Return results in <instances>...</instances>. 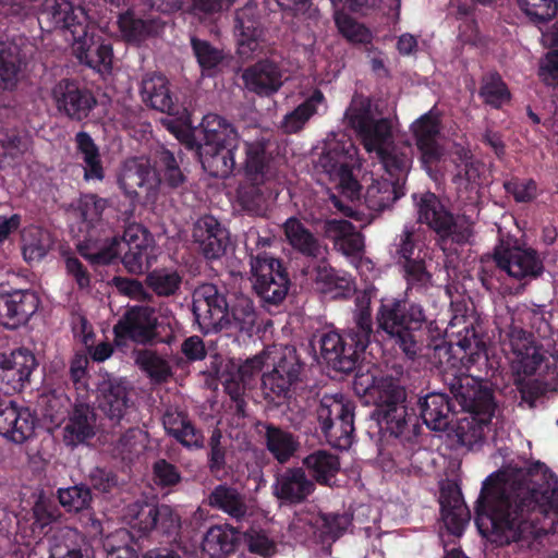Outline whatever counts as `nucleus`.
<instances>
[{
	"mask_svg": "<svg viewBox=\"0 0 558 558\" xmlns=\"http://www.w3.org/2000/svg\"><path fill=\"white\" fill-rule=\"evenodd\" d=\"M336 24L340 33L353 43H365L371 38V33L363 25L356 23L344 13H335Z\"/></svg>",
	"mask_w": 558,
	"mask_h": 558,
	"instance_id": "0e129e2a",
	"label": "nucleus"
},
{
	"mask_svg": "<svg viewBox=\"0 0 558 558\" xmlns=\"http://www.w3.org/2000/svg\"><path fill=\"white\" fill-rule=\"evenodd\" d=\"M314 484L301 469H290L279 474L272 485L274 495L282 502L298 504L312 494Z\"/></svg>",
	"mask_w": 558,
	"mask_h": 558,
	"instance_id": "72a5a7b5",
	"label": "nucleus"
},
{
	"mask_svg": "<svg viewBox=\"0 0 558 558\" xmlns=\"http://www.w3.org/2000/svg\"><path fill=\"white\" fill-rule=\"evenodd\" d=\"M123 37L131 43H140L147 34L146 25L131 13L123 14L118 21Z\"/></svg>",
	"mask_w": 558,
	"mask_h": 558,
	"instance_id": "774afa93",
	"label": "nucleus"
},
{
	"mask_svg": "<svg viewBox=\"0 0 558 558\" xmlns=\"http://www.w3.org/2000/svg\"><path fill=\"white\" fill-rule=\"evenodd\" d=\"M60 512L51 500L43 493L38 494L31 518H21L17 521V532L26 544L40 541L46 534V527L56 522Z\"/></svg>",
	"mask_w": 558,
	"mask_h": 558,
	"instance_id": "bb28decb",
	"label": "nucleus"
},
{
	"mask_svg": "<svg viewBox=\"0 0 558 558\" xmlns=\"http://www.w3.org/2000/svg\"><path fill=\"white\" fill-rule=\"evenodd\" d=\"M98 405L111 420H121L130 407L129 391L124 380L105 378L98 386Z\"/></svg>",
	"mask_w": 558,
	"mask_h": 558,
	"instance_id": "7c9ffc66",
	"label": "nucleus"
},
{
	"mask_svg": "<svg viewBox=\"0 0 558 558\" xmlns=\"http://www.w3.org/2000/svg\"><path fill=\"white\" fill-rule=\"evenodd\" d=\"M327 441L337 448L347 449L352 444L354 432L353 417L342 418L320 426Z\"/></svg>",
	"mask_w": 558,
	"mask_h": 558,
	"instance_id": "4d7b16f0",
	"label": "nucleus"
},
{
	"mask_svg": "<svg viewBox=\"0 0 558 558\" xmlns=\"http://www.w3.org/2000/svg\"><path fill=\"white\" fill-rule=\"evenodd\" d=\"M209 505L221 509L229 515L240 519L247 513V506L241 495L233 488L220 485L208 498Z\"/></svg>",
	"mask_w": 558,
	"mask_h": 558,
	"instance_id": "8fccbe9b",
	"label": "nucleus"
},
{
	"mask_svg": "<svg viewBox=\"0 0 558 558\" xmlns=\"http://www.w3.org/2000/svg\"><path fill=\"white\" fill-rule=\"evenodd\" d=\"M344 121L389 175V179L372 178L364 194L365 205L373 211H381L403 194L401 183L412 166V147L409 143H392L391 120L383 117L377 105L363 95L353 96L344 112Z\"/></svg>",
	"mask_w": 558,
	"mask_h": 558,
	"instance_id": "f03ea898",
	"label": "nucleus"
},
{
	"mask_svg": "<svg viewBox=\"0 0 558 558\" xmlns=\"http://www.w3.org/2000/svg\"><path fill=\"white\" fill-rule=\"evenodd\" d=\"M265 365L272 366V369L263 376L266 393H272L276 397L286 396L300 371L293 351L289 348H268L260 355H256L243 364L229 362L219 378L229 396L239 401L251 379Z\"/></svg>",
	"mask_w": 558,
	"mask_h": 558,
	"instance_id": "7ed1b4c3",
	"label": "nucleus"
},
{
	"mask_svg": "<svg viewBox=\"0 0 558 558\" xmlns=\"http://www.w3.org/2000/svg\"><path fill=\"white\" fill-rule=\"evenodd\" d=\"M43 14L56 28L65 32V39L71 41L73 53L80 62L98 72L110 69L111 46L96 34L98 31L96 26L87 23L82 8H74L69 0H50Z\"/></svg>",
	"mask_w": 558,
	"mask_h": 558,
	"instance_id": "20e7f679",
	"label": "nucleus"
},
{
	"mask_svg": "<svg viewBox=\"0 0 558 558\" xmlns=\"http://www.w3.org/2000/svg\"><path fill=\"white\" fill-rule=\"evenodd\" d=\"M59 501L70 512H80L88 508L92 500L90 492L84 486L59 489Z\"/></svg>",
	"mask_w": 558,
	"mask_h": 558,
	"instance_id": "052dcab7",
	"label": "nucleus"
},
{
	"mask_svg": "<svg viewBox=\"0 0 558 558\" xmlns=\"http://www.w3.org/2000/svg\"><path fill=\"white\" fill-rule=\"evenodd\" d=\"M504 186L517 202H531L537 194L536 183L530 179H511L505 182Z\"/></svg>",
	"mask_w": 558,
	"mask_h": 558,
	"instance_id": "338daca9",
	"label": "nucleus"
},
{
	"mask_svg": "<svg viewBox=\"0 0 558 558\" xmlns=\"http://www.w3.org/2000/svg\"><path fill=\"white\" fill-rule=\"evenodd\" d=\"M22 59L16 45L0 43V88L11 89L19 82Z\"/></svg>",
	"mask_w": 558,
	"mask_h": 558,
	"instance_id": "49530a36",
	"label": "nucleus"
},
{
	"mask_svg": "<svg viewBox=\"0 0 558 558\" xmlns=\"http://www.w3.org/2000/svg\"><path fill=\"white\" fill-rule=\"evenodd\" d=\"M136 363L149 377L157 381L165 380L170 375L168 363L151 351H141L136 356Z\"/></svg>",
	"mask_w": 558,
	"mask_h": 558,
	"instance_id": "680f3d73",
	"label": "nucleus"
},
{
	"mask_svg": "<svg viewBox=\"0 0 558 558\" xmlns=\"http://www.w3.org/2000/svg\"><path fill=\"white\" fill-rule=\"evenodd\" d=\"M324 231L331 239L336 248L351 259V263L362 276L367 277L372 271L373 263L362 256L364 240L355 228L343 219H330L325 222Z\"/></svg>",
	"mask_w": 558,
	"mask_h": 558,
	"instance_id": "a211bd4d",
	"label": "nucleus"
},
{
	"mask_svg": "<svg viewBox=\"0 0 558 558\" xmlns=\"http://www.w3.org/2000/svg\"><path fill=\"white\" fill-rule=\"evenodd\" d=\"M130 511L132 513L128 515L129 523L142 533H146L157 525H160L166 532L180 525L179 517L167 505H134Z\"/></svg>",
	"mask_w": 558,
	"mask_h": 558,
	"instance_id": "c756f323",
	"label": "nucleus"
},
{
	"mask_svg": "<svg viewBox=\"0 0 558 558\" xmlns=\"http://www.w3.org/2000/svg\"><path fill=\"white\" fill-rule=\"evenodd\" d=\"M37 420L29 409L11 401L0 405V436L14 444H23L35 434Z\"/></svg>",
	"mask_w": 558,
	"mask_h": 558,
	"instance_id": "4be33fe9",
	"label": "nucleus"
},
{
	"mask_svg": "<svg viewBox=\"0 0 558 558\" xmlns=\"http://www.w3.org/2000/svg\"><path fill=\"white\" fill-rule=\"evenodd\" d=\"M192 47L203 71L211 75L226 60L225 53L205 40L192 39Z\"/></svg>",
	"mask_w": 558,
	"mask_h": 558,
	"instance_id": "6e6d98bb",
	"label": "nucleus"
},
{
	"mask_svg": "<svg viewBox=\"0 0 558 558\" xmlns=\"http://www.w3.org/2000/svg\"><path fill=\"white\" fill-rule=\"evenodd\" d=\"M236 531L225 524L210 527L203 539V550L211 558H220L234 548Z\"/></svg>",
	"mask_w": 558,
	"mask_h": 558,
	"instance_id": "37998d69",
	"label": "nucleus"
},
{
	"mask_svg": "<svg viewBox=\"0 0 558 558\" xmlns=\"http://www.w3.org/2000/svg\"><path fill=\"white\" fill-rule=\"evenodd\" d=\"M193 313L201 330L206 333L227 328L250 332L256 323V312L248 296L238 295L228 302L209 283L195 290Z\"/></svg>",
	"mask_w": 558,
	"mask_h": 558,
	"instance_id": "39448f33",
	"label": "nucleus"
},
{
	"mask_svg": "<svg viewBox=\"0 0 558 558\" xmlns=\"http://www.w3.org/2000/svg\"><path fill=\"white\" fill-rule=\"evenodd\" d=\"M428 322L427 315L418 304H405L396 299L381 301L377 312L378 326L396 340V343L410 357L418 351L415 332Z\"/></svg>",
	"mask_w": 558,
	"mask_h": 558,
	"instance_id": "9d476101",
	"label": "nucleus"
},
{
	"mask_svg": "<svg viewBox=\"0 0 558 558\" xmlns=\"http://www.w3.org/2000/svg\"><path fill=\"white\" fill-rule=\"evenodd\" d=\"M357 340L355 350L351 353L343 345L340 335L336 331H328L319 338V353L322 359L333 368L348 371L353 367L357 353L363 352L369 340L372 325L368 314H362L359 322Z\"/></svg>",
	"mask_w": 558,
	"mask_h": 558,
	"instance_id": "4468645a",
	"label": "nucleus"
},
{
	"mask_svg": "<svg viewBox=\"0 0 558 558\" xmlns=\"http://www.w3.org/2000/svg\"><path fill=\"white\" fill-rule=\"evenodd\" d=\"M424 423L433 430H442L449 425V401L446 395L433 392L420 400Z\"/></svg>",
	"mask_w": 558,
	"mask_h": 558,
	"instance_id": "58836bf2",
	"label": "nucleus"
},
{
	"mask_svg": "<svg viewBox=\"0 0 558 558\" xmlns=\"http://www.w3.org/2000/svg\"><path fill=\"white\" fill-rule=\"evenodd\" d=\"M147 280L153 290L160 295L174 293L181 283L179 274L169 269L155 270L149 274Z\"/></svg>",
	"mask_w": 558,
	"mask_h": 558,
	"instance_id": "e2e57ef3",
	"label": "nucleus"
},
{
	"mask_svg": "<svg viewBox=\"0 0 558 558\" xmlns=\"http://www.w3.org/2000/svg\"><path fill=\"white\" fill-rule=\"evenodd\" d=\"M193 240L207 259L220 258L230 244L229 232L213 216H203L194 223Z\"/></svg>",
	"mask_w": 558,
	"mask_h": 558,
	"instance_id": "393cba45",
	"label": "nucleus"
},
{
	"mask_svg": "<svg viewBox=\"0 0 558 558\" xmlns=\"http://www.w3.org/2000/svg\"><path fill=\"white\" fill-rule=\"evenodd\" d=\"M39 300L29 290L0 291V325L16 329L25 325L38 310Z\"/></svg>",
	"mask_w": 558,
	"mask_h": 558,
	"instance_id": "412c9836",
	"label": "nucleus"
},
{
	"mask_svg": "<svg viewBox=\"0 0 558 558\" xmlns=\"http://www.w3.org/2000/svg\"><path fill=\"white\" fill-rule=\"evenodd\" d=\"M77 248L93 264H108L121 255L124 267L132 274L144 272L154 259L153 239L140 225L129 226L121 240L87 239Z\"/></svg>",
	"mask_w": 558,
	"mask_h": 558,
	"instance_id": "423d86ee",
	"label": "nucleus"
},
{
	"mask_svg": "<svg viewBox=\"0 0 558 558\" xmlns=\"http://www.w3.org/2000/svg\"><path fill=\"white\" fill-rule=\"evenodd\" d=\"M52 244L49 232L39 227H29L22 234V252L24 259L29 263L40 262Z\"/></svg>",
	"mask_w": 558,
	"mask_h": 558,
	"instance_id": "c03bdc74",
	"label": "nucleus"
},
{
	"mask_svg": "<svg viewBox=\"0 0 558 558\" xmlns=\"http://www.w3.org/2000/svg\"><path fill=\"white\" fill-rule=\"evenodd\" d=\"M251 277L253 289L265 301L281 302L289 289L288 276L279 259L267 254L251 257Z\"/></svg>",
	"mask_w": 558,
	"mask_h": 558,
	"instance_id": "ddd939ff",
	"label": "nucleus"
},
{
	"mask_svg": "<svg viewBox=\"0 0 558 558\" xmlns=\"http://www.w3.org/2000/svg\"><path fill=\"white\" fill-rule=\"evenodd\" d=\"M410 130L421 153L422 163L430 172L432 166L441 161L445 156L437 140L440 132L439 112L435 109L429 110L417 118Z\"/></svg>",
	"mask_w": 558,
	"mask_h": 558,
	"instance_id": "6ab92c4d",
	"label": "nucleus"
},
{
	"mask_svg": "<svg viewBox=\"0 0 558 558\" xmlns=\"http://www.w3.org/2000/svg\"><path fill=\"white\" fill-rule=\"evenodd\" d=\"M161 182L159 174L151 168L147 158H132L126 160L118 174L120 189L131 199H134L140 192L147 201L155 197V193Z\"/></svg>",
	"mask_w": 558,
	"mask_h": 558,
	"instance_id": "f3484780",
	"label": "nucleus"
},
{
	"mask_svg": "<svg viewBox=\"0 0 558 558\" xmlns=\"http://www.w3.org/2000/svg\"><path fill=\"white\" fill-rule=\"evenodd\" d=\"M558 512V483L548 468L534 463L527 471L515 464L490 475L478 499L480 533L498 545L517 541L526 529L524 512Z\"/></svg>",
	"mask_w": 558,
	"mask_h": 558,
	"instance_id": "f257e3e1",
	"label": "nucleus"
},
{
	"mask_svg": "<svg viewBox=\"0 0 558 558\" xmlns=\"http://www.w3.org/2000/svg\"><path fill=\"white\" fill-rule=\"evenodd\" d=\"M95 435V414L89 405L76 404L63 428V440L66 445L84 444Z\"/></svg>",
	"mask_w": 558,
	"mask_h": 558,
	"instance_id": "f704fd0d",
	"label": "nucleus"
},
{
	"mask_svg": "<svg viewBox=\"0 0 558 558\" xmlns=\"http://www.w3.org/2000/svg\"><path fill=\"white\" fill-rule=\"evenodd\" d=\"M302 101L287 113L281 122V128L287 133L301 131L311 118L323 114L328 109V102L324 93L317 87L305 88L301 92Z\"/></svg>",
	"mask_w": 558,
	"mask_h": 558,
	"instance_id": "c85d7f7f",
	"label": "nucleus"
},
{
	"mask_svg": "<svg viewBox=\"0 0 558 558\" xmlns=\"http://www.w3.org/2000/svg\"><path fill=\"white\" fill-rule=\"evenodd\" d=\"M354 390L377 407V420L381 429L399 436L404 428L407 409L404 392L390 378H378L374 373L357 374Z\"/></svg>",
	"mask_w": 558,
	"mask_h": 558,
	"instance_id": "6e6552de",
	"label": "nucleus"
},
{
	"mask_svg": "<svg viewBox=\"0 0 558 558\" xmlns=\"http://www.w3.org/2000/svg\"><path fill=\"white\" fill-rule=\"evenodd\" d=\"M248 549L265 558L271 557L277 551L276 543L259 530L252 529L245 533Z\"/></svg>",
	"mask_w": 558,
	"mask_h": 558,
	"instance_id": "69168bd1",
	"label": "nucleus"
},
{
	"mask_svg": "<svg viewBox=\"0 0 558 558\" xmlns=\"http://www.w3.org/2000/svg\"><path fill=\"white\" fill-rule=\"evenodd\" d=\"M418 220L426 223L442 236H451L458 243L469 241L472 235L471 221L459 230L458 223L447 211L437 196L433 193H424L418 198L415 196Z\"/></svg>",
	"mask_w": 558,
	"mask_h": 558,
	"instance_id": "dca6fc26",
	"label": "nucleus"
},
{
	"mask_svg": "<svg viewBox=\"0 0 558 558\" xmlns=\"http://www.w3.org/2000/svg\"><path fill=\"white\" fill-rule=\"evenodd\" d=\"M36 366V357L28 349L0 353V387L7 392L20 391Z\"/></svg>",
	"mask_w": 558,
	"mask_h": 558,
	"instance_id": "aec40b11",
	"label": "nucleus"
},
{
	"mask_svg": "<svg viewBox=\"0 0 558 558\" xmlns=\"http://www.w3.org/2000/svg\"><path fill=\"white\" fill-rule=\"evenodd\" d=\"M255 8L252 4L246 5L236 13V36L239 53L243 58H250L259 49V39L263 31L257 26L253 19Z\"/></svg>",
	"mask_w": 558,
	"mask_h": 558,
	"instance_id": "c9c22d12",
	"label": "nucleus"
},
{
	"mask_svg": "<svg viewBox=\"0 0 558 558\" xmlns=\"http://www.w3.org/2000/svg\"><path fill=\"white\" fill-rule=\"evenodd\" d=\"M498 267L517 279L535 278L543 271V263L531 248L500 246L495 252Z\"/></svg>",
	"mask_w": 558,
	"mask_h": 558,
	"instance_id": "b1692460",
	"label": "nucleus"
},
{
	"mask_svg": "<svg viewBox=\"0 0 558 558\" xmlns=\"http://www.w3.org/2000/svg\"><path fill=\"white\" fill-rule=\"evenodd\" d=\"M266 446L280 463L287 462L299 449V441L289 432L275 426H267L265 432Z\"/></svg>",
	"mask_w": 558,
	"mask_h": 558,
	"instance_id": "a18cd8bd",
	"label": "nucleus"
},
{
	"mask_svg": "<svg viewBox=\"0 0 558 558\" xmlns=\"http://www.w3.org/2000/svg\"><path fill=\"white\" fill-rule=\"evenodd\" d=\"M460 163L458 167H463L457 175V181L460 187L465 191L470 190L476 195L481 184V175L484 173V165L474 160L466 151L459 153Z\"/></svg>",
	"mask_w": 558,
	"mask_h": 558,
	"instance_id": "864d4df0",
	"label": "nucleus"
},
{
	"mask_svg": "<svg viewBox=\"0 0 558 558\" xmlns=\"http://www.w3.org/2000/svg\"><path fill=\"white\" fill-rule=\"evenodd\" d=\"M304 464L312 472L317 482L330 484L331 478L339 470L338 458L326 451H317L310 454Z\"/></svg>",
	"mask_w": 558,
	"mask_h": 558,
	"instance_id": "3c124183",
	"label": "nucleus"
},
{
	"mask_svg": "<svg viewBox=\"0 0 558 558\" xmlns=\"http://www.w3.org/2000/svg\"><path fill=\"white\" fill-rule=\"evenodd\" d=\"M245 175L248 181L238 189L236 201L252 215H264L268 207V196L260 187L268 178L264 141L246 142Z\"/></svg>",
	"mask_w": 558,
	"mask_h": 558,
	"instance_id": "f8f14e48",
	"label": "nucleus"
},
{
	"mask_svg": "<svg viewBox=\"0 0 558 558\" xmlns=\"http://www.w3.org/2000/svg\"><path fill=\"white\" fill-rule=\"evenodd\" d=\"M106 207L107 202L104 198L93 194L82 196L73 210V215L82 219L83 227L80 228V231L88 230L89 227L98 222Z\"/></svg>",
	"mask_w": 558,
	"mask_h": 558,
	"instance_id": "603ef678",
	"label": "nucleus"
},
{
	"mask_svg": "<svg viewBox=\"0 0 558 558\" xmlns=\"http://www.w3.org/2000/svg\"><path fill=\"white\" fill-rule=\"evenodd\" d=\"M133 536L124 529L117 530L104 539L107 558H138L132 546Z\"/></svg>",
	"mask_w": 558,
	"mask_h": 558,
	"instance_id": "5fc2aeb1",
	"label": "nucleus"
},
{
	"mask_svg": "<svg viewBox=\"0 0 558 558\" xmlns=\"http://www.w3.org/2000/svg\"><path fill=\"white\" fill-rule=\"evenodd\" d=\"M360 165L357 147L350 137L342 133L327 136L317 168L351 201L360 196V184L354 175Z\"/></svg>",
	"mask_w": 558,
	"mask_h": 558,
	"instance_id": "1a4fd4ad",
	"label": "nucleus"
},
{
	"mask_svg": "<svg viewBox=\"0 0 558 558\" xmlns=\"http://www.w3.org/2000/svg\"><path fill=\"white\" fill-rule=\"evenodd\" d=\"M49 558H94L84 535L71 527L54 531L49 538Z\"/></svg>",
	"mask_w": 558,
	"mask_h": 558,
	"instance_id": "2f4dec72",
	"label": "nucleus"
},
{
	"mask_svg": "<svg viewBox=\"0 0 558 558\" xmlns=\"http://www.w3.org/2000/svg\"><path fill=\"white\" fill-rule=\"evenodd\" d=\"M541 40L545 47H558V22L542 31ZM539 76L548 85L558 82V49L548 52L541 61Z\"/></svg>",
	"mask_w": 558,
	"mask_h": 558,
	"instance_id": "de8ad7c7",
	"label": "nucleus"
},
{
	"mask_svg": "<svg viewBox=\"0 0 558 558\" xmlns=\"http://www.w3.org/2000/svg\"><path fill=\"white\" fill-rule=\"evenodd\" d=\"M51 97L60 112L75 120L86 118L96 104L88 90L69 80L58 82L51 89Z\"/></svg>",
	"mask_w": 558,
	"mask_h": 558,
	"instance_id": "5701e85b",
	"label": "nucleus"
},
{
	"mask_svg": "<svg viewBox=\"0 0 558 558\" xmlns=\"http://www.w3.org/2000/svg\"><path fill=\"white\" fill-rule=\"evenodd\" d=\"M141 94L144 102L168 117L162 119V124L182 143L189 147L195 145V130L192 129L190 116L185 109L174 106L168 81L161 74H147L142 81Z\"/></svg>",
	"mask_w": 558,
	"mask_h": 558,
	"instance_id": "9b49d317",
	"label": "nucleus"
},
{
	"mask_svg": "<svg viewBox=\"0 0 558 558\" xmlns=\"http://www.w3.org/2000/svg\"><path fill=\"white\" fill-rule=\"evenodd\" d=\"M166 430L187 448L203 446L202 435L194 429L186 416L181 412L168 411L163 416Z\"/></svg>",
	"mask_w": 558,
	"mask_h": 558,
	"instance_id": "79ce46f5",
	"label": "nucleus"
},
{
	"mask_svg": "<svg viewBox=\"0 0 558 558\" xmlns=\"http://www.w3.org/2000/svg\"><path fill=\"white\" fill-rule=\"evenodd\" d=\"M201 132L204 134L205 143L201 147L235 145L239 144L238 134L234 129L217 114H207L201 124Z\"/></svg>",
	"mask_w": 558,
	"mask_h": 558,
	"instance_id": "ea45409f",
	"label": "nucleus"
},
{
	"mask_svg": "<svg viewBox=\"0 0 558 558\" xmlns=\"http://www.w3.org/2000/svg\"><path fill=\"white\" fill-rule=\"evenodd\" d=\"M508 359L518 384L534 375L544 362V353L533 337L513 326L508 333Z\"/></svg>",
	"mask_w": 558,
	"mask_h": 558,
	"instance_id": "2eb2a0df",
	"label": "nucleus"
},
{
	"mask_svg": "<svg viewBox=\"0 0 558 558\" xmlns=\"http://www.w3.org/2000/svg\"><path fill=\"white\" fill-rule=\"evenodd\" d=\"M317 417L320 426L342 418L353 417V405L341 395H325L320 399Z\"/></svg>",
	"mask_w": 558,
	"mask_h": 558,
	"instance_id": "09e8293b",
	"label": "nucleus"
},
{
	"mask_svg": "<svg viewBox=\"0 0 558 558\" xmlns=\"http://www.w3.org/2000/svg\"><path fill=\"white\" fill-rule=\"evenodd\" d=\"M484 101L495 108H500L510 100V93L500 76L490 75L485 78L481 88Z\"/></svg>",
	"mask_w": 558,
	"mask_h": 558,
	"instance_id": "bf43d9fd",
	"label": "nucleus"
},
{
	"mask_svg": "<svg viewBox=\"0 0 558 558\" xmlns=\"http://www.w3.org/2000/svg\"><path fill=\"white\" fill-rule=\"evenodd\" d=\"M287 80L281 68L270 60H262L242 72L245 88L260 96L276 94Z\"/></svg>",
	"mask_w": 558,
	"mask_h": 558,
	"instance_id": "a878e982",
	"label": "nucleus"
},
{
	"mask_svg": "<svg viewBox=\"0 0 558 558\" xmlns=\"http://www.w3.org/2000/svg\"><path fill=\"white\" fill-rule=\"evenodd\" d=\"M462 391L457 396L465 414L459 418L452 432L461 446L473 448L490 430L496 413V403L490 389L473 378H466Z\"/></svg>",
	"mask_w": 558,
	"mask_h": 558,
	"instance_id": "0eeeda50",
	"label": "nucleus"
},
{
	"mask_svg": "<svg viewBox=\"0 0 558 558\" xmlns=\"http://www.w3.org/2000/svg\"><path fill=\"white\" fill-rule=\"evenodd\" d=\"M76 156L81 161L86 181H101L105 178L101 155L98 146L86 132L75 136Z\"/></svg>",
	"mask_w": 558,
	"mask_h": 558,
	"instance_id": "e433bc0d",
	"label": "nucleus"
},
{
	"mask_svg": "<svg viewBox=\"0 0 558 558\" xmlns=\"http://www.w3.org/2000/svg\"><path fill=\"white\" fill-rule=\"evenodd\" d=\"M283 228L289 243L301 253L318 257L326 251L296 218H289L284 222Z\"/></svg>",
	"mask_w": 558,
	"mask_h": 558,
	"instance_id": "a19ab883",
	"label": "nucleus"
},
{
	"mask_svg": "<svg viewBox=\"0 0 558 558\" xmlns=\"http://www.w3.org/2000/svg\"><path fill=\"white\" fill-rule=\"evenodd\" d=\"M518 4L536 23L551 20L558 11V0H518Z\"/></svg>",
	"mask_w": 558,
	"mask_h": 558,
	"instance_id": "13d9d810",
	"label": "nucleus"
},
{
	"mask_svg": "<svg viewBox=\"0 0 558 558\" xmlns=\"http://www.w3.org/2000/svg\"><path fill=\"white\" fill-rule=\"evenodd\" d=\"M239 144L201 147L203 168L213 177L226 178L232 173L235 160L234 151Z\"/></svg>",
	"mask_w": 558,
	"mask_h": 558,
	"instance_id": "4c0bfd02",
	"label": "nucleus"
},
{
	"mask_svg": "<svg viewBox=\"0 0 558 558\" xmlns=\"http://www.w3.org/2000/svg\"><path fill=\"white\" fill-rule=\"evenodd\" d=\"M440 505L447 531L454 536H461L470 521V511L460 490L457 487L442 489Z\"/></svg>",
	"mask_w": 558,
	"mask_h": 558,
	"instance_id": "473e14b6",
	"label": "nucleus"
},
{
	"mask_svg": "<svg viewBox=\"0 0 558 558\" xmlns=\"http://www.w3.org/2000/svg\"><path fill=\"white\" fill-rule=\"evenodd\" d=\"M156 326L157 319L151 310L135 307L129 310L114 326V333L119 342L125 339L146 342L155 336Z\"/></svg>",
	"mask_w": 558,
	"mask_h": 558,
	"instance_id": "cd10ccee",
	"label": "nucleus"
}]
</instances>
